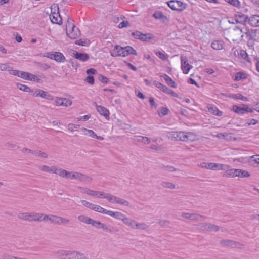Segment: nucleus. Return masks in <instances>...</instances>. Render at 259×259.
<instances>
[{
    "label": "nucleus",
    "instance_id": "obj_36",
    "mask_svg": "<svg viewBox=\"0 0 259 259\" xmlns=\"http://www.w3.org/2000/svg\"><path fill=\"white\" fill-rule=\"evenodd\" d=\"M91 209L99 212L101 213L106 214H107V212L108 210L103 208V207L100 206L99 205L93 204V207H92Z\"/></svg>",
    "mask_w": 259,
    "mask_h": 259
},
{
    "label": "nucleus",
    "instance_id": "obj_22",
    "mask_svg": "<svg viewBox=\"0 0 259 259\" xmlns=\"http://www.w3.org/2000/svg\"><path fill=\"white\" fill-rule=\"evenodd\" d=\"M96 109L97 111L102 115L104 116L106 119L109 118V110L103 106L101 105H96Z\"/></svg>",
    "mask_w": 259,
    "mask_h": 259
},
{
    "label": "nucleus",
    "instance_id": "obj_64",
    "mask_svg": "<svg viewBox=\"0 0 259 259\" xmlns=\"http://www.w3.org/2000/svg\"><path fill=\"white\" fill-rule=\"evenodd\" d=\"M79 127V125L73 124H68V130L71 132H73L75 129H77Z\"/></svg>",
    "mask_w": 259,
    "mask_h": 259
},
{
    "label": "nucleus",
    "instance_id": "obj_56",
    "mask_svg": "<svg viewBox=\"0 0 259 259\" xmlns=\"http://www.w3.org/2000/svg\"><path fill=\"white\" fill-rule=\"evenodd\" d=\"M132 35L135 38L140 39V38H141V36H143V33L139 31H136L133 32Z\"/></svg>",
    "mask_w": 259,
    "mask_h": 259
},
{
    "label": "nucleus",
    "instance_id": "obj_25",
    "mask_svg": "<svg viewBox=\"0 0 259 259\" xmlns=\"http://www.w3.org/2000/svg\"><path fill=\"white\" fill-rule=\"evenodd\" d=\"M73 57L78 60H79L82 61H87L89 58V56L88 54L86 53H78L76 51H75L74 53H73Z\"/></svg>",
    "mask_w": 259,
    "mask_h": 259
},
{
    "label": "nucleus",
    "instance_id": "obj_50",
    "mask_svg": "<svg viewBox=\"0 0 259 259\" xmlns=\"http://www.w3.org/2000/svg\"><path fill=\"white\" fill-rule=\"evenodd\" d=\"M232 110H233L234 112L239 114H244L243 107H241L237 105H234L233 106Z\"/></svg>",
    "mask_w": 259,
    "mask_h": 259
},
{
    "label": "nucleus",
    "instance_id": "obj_42",
    "mask_svg": "<svg viewBox=\"0 0 259 259\" xmlns=\"http://www.w3.org/2000/svg\"><path fill=\"white\" fill-rule=\"evenodd\" d=\"M246 78L247 76L245 73L242 72H239L236 73L234 80L239 81L241 79H245Z\"/></svg>",
    "mask_w": 259,
    "mask_h": 259
},
{
    "label": "nucleus",
    "instance_id": "obj_8",
    "mask_svg": "<svg viewBox=\"0 0 259 259\" xmlns=\"http://www.w3.org/2000/svg\"><path fill=\"white\" fill-rule=\"evenodd\" d=\"M182 217L185 219H189L190 220L199 221H202L203 219H205L206 217L196 213H183Z\"/></svg>",
    "mask_w": 259,
    "mask_h": 259
},
{
    "label": "nucleus",
    "instance_id": "obj_31",
    "mask_svg": "<svg viewBox=\"0 0 259 259\" xmlns=\"http://www.w3.org/2000/svg\"><path fill=\"white\" fill-rule=\"evenodd\" d=\"M134 140L137 142L143 143L146 145L149 144L150 143V139L147 137L135 136Z\"/></svg>",
    "mask_w": 259,
    "mask_h": 259
},
{
    "label": "nucleus",
    "instance_id": "obj_54",
    "mask_svg": "<svg viewBox=\"0 0 259 259\" xmlns=\"http://www.w3.org/2000/svg\"><path fill=\"white\" fill-rule=\"evenodd\" d=\"M169 110L166 107L161 108L158 112L160 116H163L167 115L168 113Z\"/></svg>",
    "mask_w": 259,
    "mask_h": 259
},
{
    "label": "nucleus",
    "instance_id": "obj_23",
    "mask_svg": "<svg viewBox=\"0 0 259 259\" xmlns=\"http://www.w3.org/2000/svg\"><path fill=\"white\" fill-rule=\"evenodd\" d=\"M153 84L155 87H156L157 88L159 89L161 91H162L163 92H164V93H166L167 94L173 93L172 90H171L170 89H168L166 86L162 84L160 82H159L157 81H154L153 82Z\"/></svg>",
    "mask_w": 259,
    "mask_h": 259
},
{
    "label": "nucleus",
    "instance_id": "obj_16",
    "mask_svg": "<svg viewBox=\"0 0 259 259\" xmlns=\"http://www.w3.org/2000/svg\"><path fill=\"white\" fill-rule=\"evenodd\" d=\"M67 36L71 39H75L78 36L80 35V32L78 28L76 26H74L73 29H69L66 31Z\"/></svg>",
    "mask_w": 259,
    "mask_h": 259
},
{
    "label": "nucleus",
    "instance_id": "obj_35",
    "mask_svg": "<svg viewBox=\"0 0 259 259\" xmlns=\"http://www.w3.org/2000/svg\"><path fill=\"white\" fill-rule=\"evenodd\" d=\"M54 59L58 62H63L65 60V58L62 53L60 52L54 53Z\"/></svg>",
    "mask_w": 259,
    "mask_h": 259
},
{
    "label": "nucleus",
    "instance_id": "obj_29",
    "mask_svg": "<svg viewBox=\"0 0 259 259\" xmlns=\"http://www.w3.org/2000/svg\"><path fill=\"white\" fill-rule=\"evenodd\" d=\"M224 42L222 40H214L211 44V47L215 50H221L223 49Z\"/></svg>",
    "mask_w": 259,
    "mask_h": 259
},
{
    "label": "nucleus",
    "instance_id": "obj_27",
    "mask_svg": "<svg viewBox=\"0 0 259 259\" xmlns=\"http://www.w3.org/2000/svg\"><path fill=\"white\" fill-rule=\"evenodd\" d=\"M82 131L85 132V133H84L85 135H88L89 136L92 137L93 138H96L99 140H103L104 139V138L101 136H97L95 132L91 130H88L85 128H82L81 129Z\"/></svg>",
    "mask_w": 259,
    "mask_h": 259
},
{
    "label": "nucleus",
    "instance_id": "obj_49",
    "mask_svg": "<svg viewBox=\"0 0 259 259\" xmlns=\"http://www.w3.org/2000/svg\"><path fill=\"white\" fill-rule=\"evenodd\" d=\"M17 87L20 90H22L24 92H30V89L27 85H25L24 84H22L20 83H17Z\"/></svg>",
    "mask_w": 259,
    "mask_h": 259
},
{
    "label": "nucleus",
    "instance_id": "obj_39",
    "mask_svg": "<svg viewBox=\"0 0 259 259\" xmlns=\"http://www.w3.org/2000/svg\"><path fill=\"white\" fill-rule=\"evenodd\" d=\"M92 219L83 215H79L78 217V220L79 221L87 224L90 225Z\"/></svg>",
    "mask_w": 259,
    "mask_h": 259
},
{
    "label": "nucleus",
    "instance_id": "obj_15",
    "mask_svg": "<svg viewBox=\"0 0 259 259\" xmlns=\"http://www.w3.org/2000/svg\"><path fill=\"white\" fill-rule=\"evenodd\" d=\"M76 180L80 182L90 183L92 178L89 176L77 171Z\"/></svg>",
    "mask_w": 259,
    "mask_h": 259
},
{
    "label": "nucleus",
    "instance_id": "obj_5",
    "mask_svg": "<svg viewBox=\"0 0 259 259\" xmlns=\"http://www.w3.org/2000/svg\"><path fill=\"white\" fill-rule=\"evenodd\" d=\"M39 169L44 172L49 173H53L58 175L60 176L61 173V168L58 167L56 166L53 165L49 166L47 165H42L39 167Z\"/></svg>",
    "mask_w": 259,
    "mask_h": 259
},
{
    "label": "nucleus",
    "instance_id": "obj_34",
    "mask_svg": "<svg viewBox=\"0 0 259 259\" xmlns=\"http://www.w3.org/2000/svg\"><path fill=\"white\" fill-rule=\"evenodd\" d=\"M161 76L162 78H163V79L165 80V81L168 85H169L170 86H171L173 88L176 87L177 85H176V83H175V82H174L172 80V79L169 76H168L167 75L164 74L162 75H161Z\"/></svg>",
    "mask_w": 259,
    "mask_h": 259
},
{
    "label": "nucleus",
    "instance_id": "obj_4",
    "mask_svg": "<svg viewBox=\"0 0 259 259\" xmlns=\"http://www.w3.org/2000/svg\"><path fill=\"white\" fill-rule=\"evenodd\" d=\"M107 200L111 203L120 204L125 206H127L130 204L129 202L126 200L116 197L109 193L107 197Z\"/></svg>",
    "mask_w": 259,
    "mask_h": 259
},
{
    "label": "nucleus",
    "instance_id": "obj_61",
    "mask_svg": "<svg viewBox=\"0 0 259 259\" xmlns=\"http://www.w3.org/2000/svg\"><path fill=\"white\" fill-rule=\"evenodd\" d=\"M153 16L155 19H161L163 17V15L161 12H156L153 14Z\"/></svg>",
    "mask_w": 259,
    "mask_h": 259
},
{
    "label": "nucleus",
    "instance_id": "obj_44",
    "mask_svg": "<svg viewBox=\"0 0 259 259\" xmlns=\"http://www.w3.org/2000/svg\"><path fill=\"white\" fill-rule=\"evenodd\" d=\"M226 175L230 177H237L238 169H230L226 170Z\"/></svg>",
    "mask_w": 259,
    "mask_h": 259
},
{
    "label": "nucleus",
    "instance_id": "obj_30",
    "mask_svg": "<svg viewBox=\"0 0 259 259\" xmlns=\"http://www.w3.org/2000/svg\"><path fill=\"white\" fill-rule=\"evenodd\" d=\"M245 30L246 32L244 31V33L246 34L247 38L249 40H255L256 36V30L253 29L251 30H247V29H245Z\"/></svg>",
    "mask_w": 259,
    "mask_h": 259
},
{
    "label": "nucleus",
    "instance_id": "obj_28",
    "mask_svg": "<svg viewBox=\"0 0 259 259\" xmlns=\"http://www.w3.org/2000/svg\"><path fill=\"white\" fill-rule=\"evenodd\" d=\"M70 259H88L85 254L76 251H71Z\"/></svg>",
    "mask_w": 259,
    "mask_h": 259
},
{
    "label": "nucleus",
    "instance_id": "obj_10",
    "mask_svg": "<svg viewBox=\"0 0 259 259\" xmlns=\"http://www.w3.org/2000/svg\"><path fill=\"white\" fill-rule=\"evenodd\" d=\"M50 19L52 23L54 24L60 25L62 23V18L59 14V12L57 13L52 11V8H51V14L50 15Z\"/></svg>",
    "mask_w": 259,
    "mask_h": 259
},
{
    "label": "nucleus",
    "instance_id": "obj_57",
    "mask_svg": "<svg viewBox=\"0 0 259 259\" xmlns=\"http://www.w3.org/2000/svg\"><path fill=\"white\" fill-rule=\"evenodd\" d=\"M85 81L90 84H93L94 83V78L93 76L88 75Z\"/></svg>",
    "mask_w": 259,
    "mask_h": 259
},
{
    "label": "nucleus",
    "instance_id": "obj_6",
    "mask_svg": "<svg viewBox=\"0 0 259 259\" xmlns=\"http://www.w3.org/2000/svg\"><path fill=\"white\" fill-rule=\"evenodd\" d=\"M221 244L224 246H228L233 248H242L244 245L240 243L229 239H224L221 241Z\"/></svg>",
    "mask_w": 259,
    "mask_h": 259
},
{
    "label": "nucleus",
    "instance_id": "obj_26",
    "mask_svg": "<svg viewBox=\"0 0 259 259\" xmlns=\"http://www.w3.org/2000/svg\"><path fill=\"white\" fill-rule=\"evenodd\" d=\"M31 212H20L18 214V218L22 221L31 222Z\"/></svg>",
    "mask_w": 259,
    "mask_h": 259
},
{
    "label": "nucleus",
    "instance_id": "obj_11",
    "mask_svg": "<svg viewBox=\"0 0 259 259\" xmlns=\"http://www.w3.org/2000/svg\"><path fill=\"white\" fill-rule=\"evenodd\" d=\"M55 104L56 106L69 107L71 105L72 102L68 98L57 97L55 100Z\"/></svg>",
    "mask_w": 259,
    "mask_h": 259
},
{
    "label": "nucleus",
    "instance_id": "obj_21",
    "mask_svg": "<svg viewBox=\"0 0 259 259\" xmlns=\"http://www.w3.org/2000/svg\"><path fill=\"white\" fill-rule=\"evenodd\" d=\"M247 22L252 27L259 26V15H253L248 18Z\"/></svg>",
    "mask_w": 259,
    "mask_h": 259
},
{
    "label": "nucleus",
    "instance_id": "obj_53",
    "mask_svg": "<svg viewBox=\"0 0 259 259\" xmlns=\"http://www.w3.org/2000/svg\"><path fill=\"white\" fill-rule=\"evenodd\" d=\"M30 73H28V72H23V71H20V73H19L18 77H21V78H22L23 79H24L28 80V79H29V77H30Z\"/></svg>",
    "mask_w": 259,
    "mask_h": 259
},
{
    "label": "nucleus",
    "instance_id": "obj_14",
    "mask_svg": "<svg viewBox=\"0 0 259 259\" xmlns=\"http://www.w3.org/2000/svg\"><path fill=\"white\" fill-rule=\"evenodd\" d=\"M181 69L184 74H188L192 66L190 65L188 62L185 58L183 57H181Z\"/></svg>",
    "mask_w": 259,
    "mask_h": 259
},
{
    "label": "nucleus",
    "instance_id": "obj_24",
    "mask_svg": "<svg viewBox=\"0 0 259 259\" xmlns=\"http://www.w3.org/2000/svg\"><path fill=\"white\" fill-rule=\"evenodd\" d=\"M181 27L182 28L181 30L182 37L186 38L187 36L191 34V31H190L189 25L183 24L181 26Z\"/></svg>",
    "mask_w": 259,
    "mask_h": 259
},
{
    "label": "nucleus",
    "instance_id": "obj_59",
    "mask_svg": "<svg viewBox=\"0 0 259 259\" xmlns=\"http://www.w3.org/2000/svg\"><path fill=\"white\" fill-rule=\"evenodd\" d=\"M8 70H10V66L7 64L0 63V70L8 71Z\"/></svg>",
    "mask_w": 259,
    "mask_h": 259
},
{
    "label": "nucleus",
    "instance_id": "obj_17",
    "mask_svg": "<svg viewBox=\"0 0 259 259\" xmlns=\"http://www.w3.org/2000/svg\"><path fill=\"white\" fill-rule=\"evenodd\" d=\"M109 193H106L102 191H94L91 190L89 195L94 196L97 198H105L107 200Z\"/></svg>",
    "mask_w": 259,
    "mask_h": 259
},
{
    "label": "nucleus",
    "instance_id": "obj_52",
    "mask_svg": "<svg viewBox=\"0 0 259 259\" xmlns=\"http://www.w3.org/2000/svg\"><path fill=\"white\" fill-rule=\"evenodd\" d=\"M233 98L237 99V100H241L243 101H248V99L247 97L243 96L241 94H237L233 95Z\"/></svg>",
    "mask_w": 259,
    "mask_h": 259
},
{
    "label": "nucleus",
    "instance_id": "obj_18",
    "mask_svg": "<svg viewBox=\"0 0 259 259\" xmlns=\"http://www.w3.org/2000/svg\"><path fill=\"white\" fill-rule=\"evenodd\" d=\"M34 96L36 97L39 96L42 98L47 99V100H52V96L49 95L47 92L41 90H37L35 91L34 93Z\"/></svg>",
    "mask_w": 259,
    "mask_h": 259
},
{
    "label": "nucleus",
    "instance_id": "obj_43",
    "mask_svg": "<svg viewBox=\"0 0 259 259\" xmlns=\"http://www.w3.org/2000/svg\"><path fill=\"white\" fill-rule=\"evenodd\" d=\"M135 229L146 230L149 228V226L145 223H139L137 222Z\"/></svg>",
    "mask_w": 259,
    "mask_h": 259
},
{
    "label": "nucleus",
    "instance_id": "obj_62",
    "mask_svg": "<svg viewBox=\"0 0 259 259\" xmlns=\"http://www.w3.org/2000/svg\"><path fill=\"white\" fill-rule=\"evenodd\" d=\"M77 188L80 190L81 193H85V194H88V195H89V194L91 190L90 189H89L87 188L81 187H78Z\"/></svg>",
    "mask_w": 259,
    "mask_h": 259
},
{
    "label": "nucleus",
    "instance_id": "obj_48",
    "mask_svg": "<svg viewBox=\"0 0 259 259\" xmlns=\"http://www.w3.org/2000/svg\"><path fill=\"white\" fill-rule=\"evenodd\" d=\"M168 138L174 141H177L178 137V133L177 132H171L167 134Z\"/></svg>",
    "mask_w": 259,
    "mask_h": 259
},
{
    "label": "nucleus",
    "instance_id": "obj_19",
    "mask_svg": "<svg viewBox=\"0 0 259 259\" xmlns=\"http://www.w3.org/2000/svg\"><path fill=\"white\" fill-rule=\"evenodd\" d=\"M107 215L113 217L117 219L121 220L124 223V219L126 218V217L120 212H113L112 211L108 210L107 212Z\"/></svg>",
    "mask_w": 259,
    "mask_h": 259
},
{
    "label": "nucleus",
    "instance_id": "obj_12",
    "mask_svg": "<svg viewBox=\"0 0 259 259\" xmlns=\"http://www.w3.org/2000/svg\"><path fill=\"white\" fill-rule=\"evenodd\" d=\"M208 169L211 170H227L229 168V166L215 163H209Z\"/></svg>",
    "mask_w": 259,
    "mask_h": 259
},
{
    "label": "nucleus",
    "instance_id": "obj_58",
    "mask_svg": "<svg viewBox=\"0 0 259 259\" xmlns=\"http://www.w3.org/2000/svg\"><path fill=\"white\" fill-rule=\"evenodd\" d=\"M57 218L60 220V225L63 224H68L69 222V220L65 218L59 217H57Z\"/></svg>",
    "mask_w": 259,
    "mask_h": 259
},
{
    "label": "nucleus",
    "instance_id": "obj_60",
    "mask_svg": "<svg viewBox=\"0 0 259 259\" xmlns=\"http://www.w3.org/2000/svg\"><path fill=\"white\" fill-rule=\"evenodd\" d=\"M98 79L102 83H107L108 81V79L106 77L101 74L98 76Z\"/></svg>",
    "mask_w": 259,
    "mask_h": 259
},
{
    "label": "nucleus",
    "instance_id": "obj_33",
    "mask_svg": "<svg viewBox=\"0 0 259 259\" xmlns=\"http://www.w3.org/2000/svg\"><path fill=\"white\" fill-rule=\"evenodd\" d=\"M126 225L131 227L132 229H135L137 221L132 219L126 217L124 219V223Z\"/></svg>",
    "mask_w": 259,
    "mask_h": 259
},
{
    "label": "nucleus",
    "instance_id": "obj_20",
    "mask_svg": "<svg viewBox=\"0 0 259 259\" xmlns=\"http://www.w3.org/2000/svg\"><path fill=\"white\" fill-rule=\"evenodd\" d=\"M71 251L59 250L57 252V257L60 259H70Z\"/></svg>",
    "mask_w": 259,
    "mask_h": 259
},
{
    "label": "nucleus",
    "instance_id": "obj_13",
    "mask_svg": "<svg viewBox=\"0 0 259 259\" xmlns=\"http://www.w3.org/2000/svg\"><path fill=\"white\" fill-rule=\"evenodd\" d=\"M235 19L237 23L245 25L248 22V17L243 14L237 12L235 14Z\"/></svg>",
    "mask_w": 259,
    "mask_h": 259
},
{
    "label": "nucleus",
    "instance_id": "obj_38",
    "mask_svg": "<svg viewBox=\"0 0 259 259\" xmlns=\"http://www.w3.org/2000/svg\"><path fill=\"white\" fill-rule=\"evenodd\" d=\"M160 169L162 170H165L168 172H174L177 171V169L170 165H165L162 164L160 166Z\"/></svg>",
    "mask_w": 259,
    "mask_h": 259
},
{
    "label": "nucleus",
    "instance_id": "obj_63",
    "mask_svg": "<svg viewBox=\"0 0 259 259\" xmlns=\"http://www.w3.org/2000/svg\"><path fill=\"white\" fill-rule=\"evenodd\" d=\"M208 223H201L198 225L199 229L203 230H207V227H208Z\"/></svg>",
    "mask_w": 259,
    "mask_h": 259
},
{
    "label": "nucleus",
    "instance_id": "obj_37",
    "mask_svg": "<svg viewBox=\"0 0 259 259\" xmlns=\"http://www.w3.org/2000/svg\"><path fill=\"white\" fill-rule=\"evenodd\" d=\"M33 155H35V157H41L45 159H47L48 157V155L46 153L39 150H34Z\"/></svg>",
    "mask_w": 259,
    "mask_h": 259
},
{
    "label": "nucleus",
    "instance_id": "obj_7",
    "mask_svg": "<svg viewBox=\"0 0 259 259\" xmlns=\"http://www.w3.org/2000/svg\"><path fill=\"white\" fill-rule=\"evenodd\" d=\"M195 139V135L192 133L179 132V140L182 141H192Z\"/></svg>",
    "mask_w": 259,
    "mask_h": 259
},
{
    "label": "nucleus",
    "instance_id": "obj_1",
    "mask_svg": "<svg viewBox=\"0 0 259 259\" xmlns=\"http://www.w3.org/2000/svg\"><path fill=\"white\" fill-rule=\"evenodd\" d=\"M111 54L112 56L125 57L130 54L136 55L137 52L132 47L128 46L124 48L119 46H115L114 49Z\"/></svg>",
    "mask_w": 259,
    "mask_h": 259
},
{
    "label": "nucleus",
    "instance_id": "obj_55",
    "mask_svg": "<svg viewBox=\"0 0 259 259\" xmlns=\"http://www.w3.org/2000/svg\"><path fill=\"white\" fill-rule=\"evenodd\" d=\"M70 64H71V66L75 70V71H77V67L78 66L77 62L74 60V59H71L69 61Z\"/></svg>",
    "mask_w": 259,
    "mask_h": 259
},
{
    "label": "nucleus",
    "instance_id": "obj_2",
    "mask_svg": "<svg viewBox=\"0 0 259 259\" xmlns=\"http://www.w3.org/2000/svg\"><path fill=\"white\" fill-rule=\"evenodd\" d=\"M244 31L238 26L234 27L230 31V34L233 41H236L243 37Z\"/></svg>",
    "mask_w": 259,
    "mask_h": 259
},
{
    "label": "nucleus",
    "instance_id": "obj_41",
    "mask_svg": "<svg viewBox=\"0 0 259 259\" xmlns=\"http://www.w3.org/2000/svg\"><path fill=\"white\" fill-rule=\"evenodd\" d=\"M168 6L174 10H177L178 7V0H171L167 2Z\"/></svg>",
    "mask_w": 259,
    "mask_h": 259
},
{
    "label": "nucleus",
    "instance_id": "obj_46",
    "mask_svg": "<svg viewBox=\"0 0 259 259\" xmlns=\"http://www.w3.org/2000/svg\"><path fill=\"white\" fill-rule=\"evenodd\" d=\"M239 57L249 62L248 54L244 50H240L239 53Z\"/></svg>",
    "mask_w": 259,
    "mask_h": 259
},
{
    "label": "nucleus",
    "instance_id": "obj_9",
    "mask_svg": "<svg viewBox=\"0 0 259 259\" xmlns=\"http://www.w3.org/2000/svg\"><path fill=\"white\" fill-rule=\"evenodd\" d=\"M60 176L63 178L76 180L77 171H68L62 168Z\"/></svg>",
    "mask_w": 259,
    "mask_h": 259
},
{
    "label": "nucleus",
    "instance_id": "obj_40",
    "mask_svg": "<svg viewBox=\"0 0 259 259\" xmlns=\"http://www.w3.org/2000/svg\"><path fill=\"white\" fill-rule=\"evenodd\" d=\"M249 172L246 170L238 169L237 177L240 178H247L250 177Z\"/></svg>",
    "mask_w": 259,
    "mask_h": 259
},
{
    "label": "nucleus",
    "instance_id": "obj_32",
    "mask_svg": "<svg viewBox=\"0 0 259 259\" xmlns=\"http://www.w3.org/2000/svg\"><path fill=\"white\" fill-rule=\"evenodd\" d=\"M208 111L211 113L218 116L222 115V112L219 110L215 106L211 105L208 108Z\"/></svg>",
    "mask_w": 259,
    "mask_h": 259
},
{
    "label": "nucleus",
    "instance_id": "obj_3",
    "mask_svg": "<svg viewBox=\"0 0 259 259\" xmlns=\"http://www.w3.org/2000/svg\"><path fill=\"white\" fill-rule=\"evenodd\" d=\"M90 225L97 229H102L103 230L108 232L110 233L113 231L114 228L112 226L102 223L101 222L95 221L93 219L91 220Z\"/></svg>",
    "mask_w": 259,
    "mask_h": 259
},
{
    "label": "nucleus",
    "instance_id": "obj_45",
    "mask_svg": "<svg viewBox=\"0 0 259 259\" xmlns=\"http://www.w3.org/2000/svg\"><path fill=\"white\" fill-rule=\"evenodd\" d=\"M161 185L163 187L165 188L173 189L176 188V185L170 182H166V181H163L161 183Z\"/></svg>",
    "mask_w": 259,
    "mask_h": 259
},
{
    "label": "nucleus",
    "instance_id": "obj_47",
    "mask_svg": "<svg viewBox=\"0 0 259 259\" xmlns=\"http://www.w3.org/2000/svg\"><path fill=\"white\" fill-rule=\"evenodd\" d=\"M219 229L220 227L218 226L212 224L208 223L207 231L217 232L219 230Z\"/></svg>",
    "mask_w": 259,
    "mask_h": 259
},
{
    "label": "nucleus",
    "instance_id": "obj_51",
    "mask_svg": "<svg viewBox=\"0 0 259 259\" xmlns=\"http://www.w3.org/2000/svg\"><path fill=\"white\" fill-rule=\"evenodd\" d=\"M74 26H75V25L73 23V20L71 18H68L66 25V31L71 28L73 29Z\"/></svg>",
    "mask_w": 259,
    "mask_h": 259
}]
</instances>
